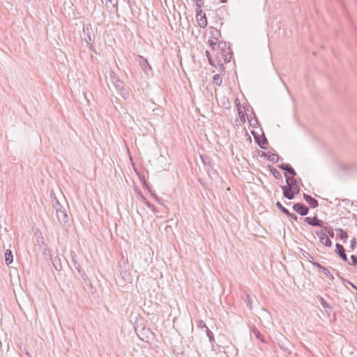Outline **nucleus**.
I'll use <instances>...</instances> for the list:
<instances>
[{"instance_id":"de8ad7c7","label":"nucleus","mask_w":357,"mask_h":357,"mask_svg":"<svg viewBox=\"0 0 357 357\" xmlns=\"http://www.w3.org/2000/svg\"><path fill=\"white\" fill-rule=\"evenodd\" d=\"M347 282L349 284V285H351V287H353L354 288L357 289V287L354 284H352L351 282H350L349 281H347Z\"/></svg>"},{"instance_id":"9d476101","label":"nucleus","mask_w":357,"mask_h":357,"mask_svg":"<svg viewBox=\"0 0 357 357\" xmlns=\"http://www.w3.org/2000/svg\"><path fill=\"white\" fill-rule=\"evenodd\" d=\"M335 248V253L338 255V256L342 259V261L348 262V258L345 253V249L343 247V245H342L340 243H336Z\"/></svg>"},{"instance_id":"4468645a","label":"nucleus","mask_w":357,"mask_h":357,"mask_svg":"<svg viewBox=\"0 0 357 357\" xmlns=\"http://www.w3.org/2000/svg\"><path fill=\"white\" fill-rule=\"evenodd\" d=\"M303 197L305 202L310 206V207L316 208L319 206L318 201L312 196L304 193Z\"/></svg>"},{"instance_id":"f8f14e48","label":"nucleus","mask_w":357,"mask_h":357,"mask_svg":"<svg viewBox=\"0 0 357 357\" xmlns=\"http://www.w3.org/2000/svg\"><path fill=\"white\" fill-rule=\"evenodd\" d=\"M73 266L77 272V277L80 278L86 283V282L89 280V278L83 268L81 267L80 264L79 263H74Z\"/></svg>"},{"instance_id":"39448f33","label":"nucleus","mask_w":357,"mask_h":357,"mask_svg":"<svg viewBox=\"0 0 357 357\" xmlns=\"http://www.w3.org/2000/svg\"><path fill=\"white\" fill-rule=\"evenodd\" d=\"M278 346L286 354H291V345L289 341L285 338L282 337V339L279 340L278 341Z\"/></svg>"},{"instance_id":"423d86ee","label":"nucleus","mask_w":357,"mask_h":357,"mask_svg":"<svg viewBox=\"0 0 357 357\" xmlns=\"http://www.w3.org/2000/svg\"><path fill=\"white\" fill-rule=\"evenodd\" d=\"M293 209L299 215L304 216L308 214L309 208L303 203H296L293 205Z\"/></svg>"},{"instance_id":"a19ab883","label":"nucleus","mask_w":357,"mask_h":357,"mask_svg":"<svg viewBox=\"0 0 357 357\" xmlns=\"http://www.w3.org/2000/svg\"><path fill=\"white\" fill-rule=\"evenodd\" d=\"M249 121H250V125L252 126H253V127H256V125L258 123L257 119H256L255 116V119L253 120L250 119Z\"/></svg>"},{"instance_id":"49530a36","label":"nucleus","mask_w":357,"mask_h":357,"mask_svg":"<svg viewBox=\"0 0 357 357\" xmlns=\"http://www.w3.org/2000/svg\"><path fill=\"white\" fill-rule=\"evenodd\" d=\"M51 195V198L52 199V200L54 199V197H56L55 193L53 192H51V195Z\"/></svg>"},{"instance_id":"72a5a7b5","label":"nucleus","mask_w":357,"mask_h":357,"mask_svg":"<svg viewBox=\"0 0 357 357\" xmlns=\"http://www.w3.org/2000/svg\"><path fill=\"white\" fill-rule=\"evenodd\" d=\"M350 258H351V263H350L348 261V262H347L348 264L353 265V266L357 265V257L355 256V255H351Z\"/></svg>"},{"instance_id":"6e6552de","label":"nucleus","mask_w":357,"mask_h":357,"mask_svg":"<svg viewBox=\"0 0 357 357\" xmlns=\"http://www.w3.org/2000/svg\"><path fill=\"white\" fill-rule=\"evenodd\" d=\"M107 10L109 13H114L118 9V0H102Z\"/></svg>"},{"instance_id":"473e14b6","label":"nucleus","mask_w":357,"mask_h":357,"mask_svg":"<svg viewBox=\"0 0 357 357\" xmlns=\"http://www.w3.org/2000/svg\"><path fill=\"white\" fill-rule=\"evenodd\" d=\"M322 271H323L324 274L326 276L328 277L331 280L334 279L333 275L330 273L329 270L327 268L325 267Z\"/></svg>"},{"instance_id":"3c124183","label":"nucleus","mask_w":357,"mask_h":357,"mask_svg":"<svg viewBox=\"0 0 357 357\" xmlns=\"http://www.w3.org/2000/svg\"><path fill=\"white\" fill-rule=\"evenodd\" d=\"M218 64L220 66V68L224 70V66H223V64L222 63H219Z\"/></svg>"},{"instance_id":"9b49d317","label":"nucleus","mask_w":357,"mask_h":357,"mask_svg":"<svg viewBox=\"0 0 357 357\" xmlns=\"http://www.w3.org/2000/svg\"><path fill=\"white\" fill-rule=\"evenodd\" d=\"M282 170L285 172V176L289 174V176L294 177L296 175V173L294 168L288 163H283L278 166Z\"/></svg>"},{"instance_id":"2f4dec72","label":"nucleus","mask_w":357,"mask_h":357,"mask_svg":"<svg viewBox=\"0 0 357 357\" xmlns=\"http://www.w3.org/2000/svg\"><path fill=\"white\" fill-rule=\"evenodd\" d=\"M208 43H209V45H210V47H211V48H212L213 50H215L217 46H218V47H220V43L217 44L216 41H214V40H210L208 41Z\"/></svg>"},{"instance_id":"37998d69","label":"nucleus","mask_w":357,"mask_h":357,"mask_svg":"<svg viewBox=\"0 0 357 357\" xmlns=\"http://www.w3.org/2000/svg\"><path fill=\"white\" fill-rule=\"evenodd\" d=\"M199 328H207V326H206V324H205L203 321H199Z\"/></svg>"},{"instance_id":"09e8293b","label":"nucleus","mask_w":357,"mask_h":357,"mask_svg":"<svg viewBox=\"0 0 357 357\" xmlns=\"http://www.w3.org/2000/svg\"><path fill=\"white\" fill-rule=\"evenodd\" d=\"M347 282L349 284V285H351V287H353L354 288L357 289V287L354 284H352L351 282H350L349 281H347Z\"/></svg>"},{"instance_id":"20e7f679","label":"nucleus","mask_w":357,"mask_h":357,"mask_svg":"<svg viewBox=\"0 0 357 357\" xmlns=\"http://www.w3.org/2000/svg\"><path fill=\"white\" fill-rule=\"evenodd\" d=\"M315 233H316V235L319 238V242L322 245H325L326 247L331 246L332 242H331V239L329 238V237L326 236L325 231L320 230V231H317Z\"/></svg>"},{"instance_id":"a878e982","label":"nucleus","mask_w":357,"mask_h":357,"mask_svg":"<svg viewBox=\"0 0 357 357\" xmlns=\"http://www.w3.org/2000/svg\"><path fill=\"white\" fill-rule=\"evenodd\" d=\"M322 227L324 228L325 233L326 232L329 237H331V238L334 237V235H335L334 231L331 227H327V226L324 225V227Z\"/></svg>"},{"instance_id":"2eb2a0df","label":"nucleus","mask_w":357,"mask_h":357,"mask_svg":"<svg viewBox=\"0 0 357 357\" xmlns=\"http://www.w3.org/2000/svg\"><path fill=\"white\" fill-rule=\"evenodd\" d=\"M250 335L255 336L257 339L259 340L261 342H264V340L263 339L262 335L260 331L255 326L251 328Z\"/></svg>"},{"instance_id":"ddd939ff","label":"nucleus","mask_w":357,"mask_h":357,"mask_svg":"<svg viewBox=\"0 0 357 357\" xmlns=\"http://www.w3.org/2000/svg\"><path fill=\"white\" fill-rule=\"evenodd\" d=\"M254 137H255V139L256 142L257 143L258 146L262 149H266V145L268 144V140H267L266 137L264 135H262V136L254 135Z\"/></svg>"},{"instance_id":"393cba45","label":"nucleus","mask_w":357,"mask_h":357,"mask_svg":"<svg viewBox=\"0 0 357 357\" xmlns=\"http://www.w3.org/2000/svg\"><path fill=\"white\" fill-rule=\"evenodd\" d=\"M52 206L55 209V211L57 209H61L64 208L63 206L61 205L56 197H54V199L52 200Z\"/></svg>"},{"instance_id":"4c0bfd02","label":"nucleus","mask_w":357,"mask_h":357,"mask_svg":"<svg viewBox=\"0 0 357 357\" xmlns=\"http://www.w3.org/2000/svg\"><path fill=\"white\" fill-rule=\"evenodd\" d=\"M206 56H207V58H208V60L209 63H210L211 65H212V66H215V64H214V63H213V60H212V58H211V54H210V53L208 52V51H206Z\"/></svg>"},{"instance_id":"58836bf2","label":"nucleus","mask_w":357,"mask_h":357,"mask_svg":"<svg viewBox=\"0 0 357 357\" xmlns=\"http://www.w3.org/2000/svg\"><path fill=\"white\" fill-rule=\"evenodd\" d=\"M312 265L315 267H317V268L320 269V270H324V268H325L324 266H321L319 263L318 262H316V261H312Z\"/></svg>"},{"instance_id":"79ce46f5","label":"nucleus","mask_w":357,"mask_h":357,"mask_svg":"<svg viewBox=\"0 0 357 357\" xmlns=\"http://www.w3.org/2000/svg\"><path fill=\"white\" fill-rule=\"evenodd\" d=\"M275 158L278 160V155L276 154H272L271 155L269 156L268 160H271V161H274Z\"/></svg>"},{"instance_id":"c756f323","label":"nucleus","mask_w":357,"mask_h":357,"mask_svg":"<svg viewBox=\"0 0 357 357\" xmlns=\"http://www.w3.org/2000/svg\"><path fill=\"white\" fill-rule=\"evenodd\" d=\"M245 302H246V304H247V306L248 307H249L250 310L252 309V299H251V297L248 294V293H245Z\"/></svg>"},{"instance_id":"f3484780","label":"nucleus","mask_w":357,"mask_h":357,"mask_svg":"<svg viewBox=\"0 0 357 357\" xmlns=\"http://www.w3.org/2000/svg\"><path fill=\"white\" fill-rule=\"evenodd\" d=\"M336 231L338 232V238L341 240H343L344 242H345V240L348 238V234L347 231H345L341 228L336 229Z\"/></svg>"},{"instance_id":"c85d7f7f","label":"nucleus","mask_w":357,"mask_h":357,"mask_svg":"<svg viewBox=\"0 0 357 357\" xmlns=\"http://www.w3.org/2000/svg\"><path fill=\"white\" fill-rule=\"evenodd\" d=\"M276 206L285 215L288 214V212L289 211L285 207H284L280 202H276Z\"/></svg>"},{"instance_id":"5701e85b","label":"nucleus","mask_w":357,"mask_h":357,"mask_svg":"<svg viewBox=\"0 0 357 357\" xmlns=\"http://www.w3.org/2000/svg\"><path fill=\"white\" fill-rule=\"evenodd\" d=\"M270 171L272 173L273 176L277 178V179H280L282 178V174L281 173L277 170L275 167H270Z\"/></svg>"},{"instance_id":"a211bd4d","label":"nucleus","mask_w":357,"mask_h":357,"mask_svg":"<svg viewBox=\"0 0 357 357\" xmlns=\"http://www.w3.org/2000/svg\"><path fill=\"white\" fill-rule=\"evenodd\" d=\"M13 257L12 252L10 250H6L5 252V261L7 265L13 262Z\"/></svg>"},{"instance_id":"7ed1b4c3","label":"nucleus","mask_w":357,"mask_h":357,"mask_svg":"<svg viewBox=\"0 0 357 357\" xmlns=\"http://www.w3.org/2000/svg\"><path fill=\"white\" fill-rule=\"evenodd\" d=\"M56 218L61 225H65L66 223H68V216L67 215L65 208H63L61 209H57L56 211Z\"/></svg>"},{"instance_id":"b1692460","label":"nucleus","mask_w":357,"mask_h":357,"mask_svg":"<svg viewBox=\"0 0 357 357\" xmlns=\"http://www.w3.org/2000/svg\"><path fill=\"white\" fill-rule=\"evenodd\" d=\"M52 263L56 271H59L62 269L60 259H59L58 257H55V259L52 261Z\"/></svg>"},{"instance_id":"ea45409f","label":"nucleus","mask_w":357,"mask_h":357,"mask_svg":"<svg viewBox=\"0 0 357 357\" xmlns=\"http://www.w3.org/2000/svg\"><path fill=\"white\" fill-rule=\"evenodd\" d=\"M231 54L230 53L227 54L225 55L224 61L225 63H228L231 61Z\"/></svg>"},{"instance_id":"dca6fc26","label":"nucleus","mask_w":357,"mask_h":357,"mask_svg":"<svg viewBox=\"0 0 357 357\" xmlns=\"http://www.w3.org/2000/svg\"><path fill=\"white\" fill-rule=\"evenodd\" d=\"M318 300L322 307L326 310V312L329 314L333 309L332 306L329 305L321 296H318Z\"/></svg>"},{"instance_id":"1a4fd4ad","label":"nucleus","mask_w":357,"mask_h":357,"mask_svg":"<svg viewBox=\"0 0 357 357\" xmlns=\"http://www.w3.org/2000/svg\"><path fill=\"white\" fill-rule=\"evenodd\" d=\"M137 61L139 62L142 70L146 73H149V70H151V66L148 63L147 60L142 56L138 55Z\"/></svg>"},{"instance_id":"864d4df0","label":"nucleus","mask_w":357,"mask_h":357,"mask_svg":"<svg viewBox=\"0 0 357 357\" xmlns=\"http://www.w3.org/2000/svg\"><path fill=\"white\" fill-rule=\"evenodd\" d=\"M26 354L28 355V357H29L28 353Z\"/></svg>"},{"instance_id":"603ef678","label":"nucleus","mask_w":357,"mask_h":357,"mask_svg":"<svg viewBox=\"0 0 357 357\" xmlns=\"http://www.w3.org/2000/svg\"><path fill=\"white\" fill-rule=\"evenodd\" d=\"M221 3H226L227 0H220Z\"/></svg>"},{"instance_id":"c03bdc74","label":"nucleus","mask_w":357,"mask_h":357,"mask_svg":"<svg viewBox=\"0 0 357 357\" xmlns=\"http://www.w3.org/2000/svg\"><path fill=\"white\" fill-rule=\"evenodd\" d=\"M146 206H147L149 208H153L154 207V206H153V204H151L149 202H146Z\"/></svg>"},{"instance_id":"8fccbe9b","label":"nucleus","mask_w":357,"mask_h":357,"mask_svg":"<svg viewBox=\"0 0 357 357\" xmlns=\"http://www.w3.org/2000/svg\"><path fill=\"white\" fill-rule=\"evenodd\" d=\"M337 276L341 278L343 281H346L342 277H341L338 273H337Z\"/></svg>"},{"instance_id":"4be33fe9","label":"nucleus","mask_w":357,"mask_h":357,"mask_svg":"<svg viewBox=\"0 0 357 357\" xmlns=\"http://www.w3.org/2000/svg\"><path fill=\"white\" fill-rule=\"evenodd\" d=\"M213 82L218 86H220L222 84V79L219 74H215L213 75Z\"/></svg>"},{"instance_id":"6ab92c4d","label":"nucleus","mask_w":357,"mask_h":357,"mask_svg":"<svg viewBox=\"0 0 357 357\" xmlns=\"http://www.w3.org/2000/svg\"><path fill=\"white\" fill-rule=\"evenodd\" d=\"M121 275L122 278L128 283H131L132 280V277L130 273L127 271L121 272Z\"/></svg>"},{"instance_id":"bb28decb","label":"nucleus","mask_w":357,"mask_h":357,"mask_svg":"<svg viewBox=\"0 0 357 357\" xmlns=\"http://www.w3.org/2000/svg\"><path fill=\"white\" fill-rule=\"evenodd\" d=\"M206 333L209 339L210 342L213 344L215 342V338L213 333L208 329V327L206 328Z\"/></svg>"},{"instance_id":"e433bc0d","label":"nucleus","mask_w":357,"mask_h":357,"mask_svg":"<svg viewBox=\"0 0 357 357\" xmlns=\"http://www.w3.org/2000/svg\"><path fill=\"white\" fill-rule=\"evenodd\" d=\"M286 215H287L289 218L293 219L295 221L298 220L297 215H296L294 213H292L289 211L288 212V214H287Z\"/></svg>"},{"instance_id":"cd10ccee","label":"nucleus","mask_w":357,"mask_h":357,"mask_svg":"<svg viewBox=\"0 0 357 357\" xmlns=\"http://www.w3.org/2000/svg\"><path fill=\"white\" fill-rule=\"evenodd\" d=\"M199 22V25L201 26V27H205L207 25V21H206V18L205 17V15H204L202 17H200V19L198 20Z\"/></svg>"},{"instance_id":"f704fd0d","label":"nucleus","mask_w":357,"mask_h":357,"mask_svg":"<svg viewBox=\"0 0 357 357\" xmlns=\"http://www.w3.org/2000/svg\"><path fill=\"white\" fill-rule=\"evenodd\" d=\"M70 258L71 261L73 263V265H74V263H78L76 259V253L74 251H70Z\"/></svg>"},{"instance_id":"7c9ffc66","label":"nucleus","mask_w":357,"mask_h":357,"mask_svg":"<svg viewBox=\"0 0 357 357\" xmlns=\"http://www.w3.org/2000/svg\"><path fill=\"white\" fill-rule=\"evenodd\" d=\"M192 1L195 2V6L197 7V10H199L204 5V0H192Z\"/></svg>"},{"instance_id":"0eeeda50","label":"nucleus","mask_w":357,"mask_h":357,"mask_svg":"<svg viewBox=\"0 0 357 357\" xmlns=\"http://www.w3.org/2000/svg\"><path fill=\"white\" fill-rule=\"evenodd\" d=\"M304 221L312 227H322L324 225V222L321 220L319 219L316 215L312 218L306 217L305 218Z\"/></svg>"},{"instance_id":"412c9836","label":"nucleus","mask_w":357,"mask_h":357,"mask_svg":"<svg viewBox=\"0 0 357 357\" xmlns=\"http://www.w3.org/2000/svg\"><path fill=\"white\" fill-rule=\"evenodd\" d=\"M301 255H302V257L307 259L310 263H312L314 261L313 257H312V255L309 252L305 251L303 249H301Z\"/></svg>"},{"instance_id":"f257e3e1","label":"nucleus","mask_w":357,"mask_h":357,"mask_svg":"<svg viewBox=\"0 0 357 357\" xmlns=\"http://www.w3.org/2000/svg\"><path fill=\"white\" fill-rule=\"evenodd\" d=\"M83 33L84 35V40L89 45L91 50L93 51V45L95 41V33L91 24L87 25L83 28Z\"/></svg>"},{"instance_id":"f03ea898","label":"nucleus","mask_w":357,"mask_h":357,"mask_svg":"<svg viewBox=\"0 0 357 357\" xmlns=\"http://www.w3.org/2000/svg\"><path fill=\"white\" fill-rule=\"evenodd\" d=\"M286 185H282L281 188L282 190L283 196L284 197H291L292 194L289 195V192L290 191V188H294V186L298 185V182L294 177L289 176L286 175Z\"/></svg>"},{"instance_id":"c9c22d12","label":"nucleus","mask_w":357,"mask_h":357,"mask_svg":"<svg viewBox=\"0 0 357 357\" xmlns=\"http://www.w3.org/2000/svg\"><path fill=\"white\" fill-rule=\"evenodd\" d=\"M356 244L357 243L356 241V238H353L352 240L351 241L350 250H354L356 246Z\"/></svg>"},{"instance_id":"aec40b11","label":"nucleus","mask_w":357,"mask_h":357,"mask_svg":"<svg viewBox=\"0 0 357 357\" xmlns=\"http://www.w3.org/2000/svg\"><path fill=\"white\" fill-rule=\"evenodd\" d=\"M299 192H300V188H299L298 185L296 186H294V188H290V191L288 192L289 195H291V193L292 194L291 197H286V198L289 200L293 199L294 198L295 195L298 194Z\"/></svg>"},{"instance_id":"a18cd8bd","label":"nucleus","mask_w":357,"mask_h":357,"mask_svg":"<svg viewBox=\"0 0 357 357\" xmlns=\"http://www.w3.org/2000/svg\"><path fill=\"white\" fill-rule=\"evenodd\" d=\"M202 12V8H199V10H198L197 7H196L197 16H198L199 15H201Z\"/></svg>"}]
</instances>
